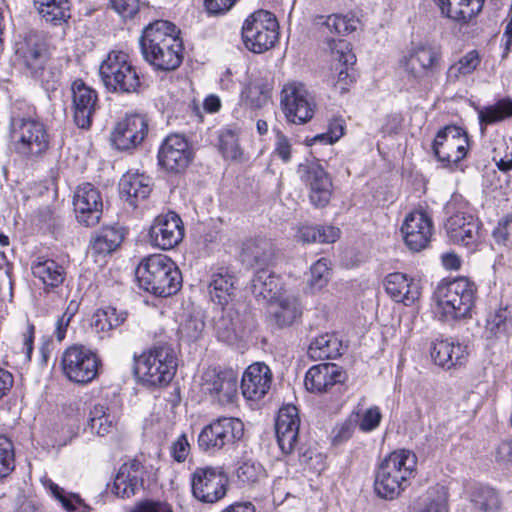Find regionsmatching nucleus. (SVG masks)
Instances as JSON below:
<instances>
[{
    "instance_id": "50",
    "label": "nucleus",
    "mask_w": 512,
    "mask_h": 512,
    "mask_svg": "<svg viewBox=\"0 0 512 512\" xmlns=\"http://www.w3.org/2000/svg\"><path fill=\"white\" fill-rule=\"evenodd\" d=\"M237 478L245 485H253L265 478L263 466L253 460H245L237 469Z\"/></svg>"
},
{
    "instance_id": "9",
    "label": "nucleus",
    "mask_w": 512,
    "mask_h": 512,
    "mask_svg": "<svg viewBox=\"0 0 512 512\" xmlns=\"http://www.w3.org/2000/svg\"><path fill=\"white\" fill-rule=\"evenodd\" d=\"M244 424L238 418L221 417L206 425L198 436V445L206 452H216L240 440Z\"/></svg>"
},
{
    "instance_id": "64",
    "label": "nucleus",
    "mask_w": 512,
    "mask_h": 512,
    "mask_svg": "<svg viewBox=\"0 0 512 512\" xmlns=\"http://www.w3.org/2000/svg\"><path fill=\"white\" fill-rule=\"evenodd\" d=\"M131 512H172V510L167 503L144 501L138 503Z\"/></svg>"
},
{
    "instance_id": "49",
    "label": "nucleus",
    "mask_w": 512,
    "mask_h": 512,
    "mask_svg": "<svg viewBox=\"0 0 512 512\" xmlns=\"http://www.w3.org/2000/svg\"><path fill=\"white\" fill-rule=\"evenodd\" d=\"M219 149L226 159L237 160L241 157L238 135L234 130L225 129L219 133Z\"/></svg>"
},
{
    "instance_id": "40",
    "label": "nucleus",
    "mask_w": 512,
    "mask_h": 512,
    "mask_svg": "<svg viewBox=\"0 0 512 512\" xmlns=\"http://www.w3.org/2000/svg\"><path fill=\"white\" fill-rule=\"evenodd\" d=\"M116 418L104 405L96 404L89 413L87 428L92 434L105 436L115 426Z\"/></svg>"
},
{
    "instance_id": "59",
    "label": "nucleus",
    "mask_w": 512,
    "mask_h": 512,
    "mask_svg": "<svg viewBox=\"0 0 512 512\" xmlns=\"http://www.w3.org/2000/svg\"><path fill=\"white\" fill-rule=\"evenodd\" d=\"M354 432L352 421L348 420L338 424L332 430V442L335 445L341 444L351 438Z\"/></svg>"
},
{
    "instance_id": "23",
    "label": "nucleus",
    "mask_w": 512,
    "mask_h": 512,
    "mask_svg": "<svg viewBox=\"0 0 512 512\" xmlns=\"http://www.w3.org/2000/svg\"><path fill=\"white\" fill-rule=\"evenodd\" d=\"M300 427L298 409L294 405L282 407L275 422V432L278 445L285 454H290L297 442Z\"/></svg>"
},
{
    "instance_id": "62",
    "label": "nucleus",
    "mask_w": 512,
    "mask_h": 512,
    "mask_svg": "<svg viewBox=\"0 0 512 512\" xmlns=\"http://www.w3.org/2000/svg\"><path fill=\"white\" fill-rule=\"evenodd\" d=\"M48 488L51 494L62 504L65 510L71 512L76 509L75 505L72 503L71 494L66 495L64 489L52 481H49Z\"/></svg>"
},
{
    "instance_id": "54",
    "label": "nucleus",
    "mask_w": 512,
    "mask_h": 512,
    "mask_svg": "<svg viewBox=\"0 0 512 512\" xmlns=\"http://www.w3.org/2000/svg\"><path fill=\"white\" fill-rule=\"evenodd\" d=\"M205 323L200 317L189 316L179 327L181 339L188 342L198 340L204 330Z\"/></svg>"
},
{
    "instance_id": "36",
    "label": "nucleus",
    "mask_w": 512,
    "mask_h": 512,
    "mask_svg": "<svg viewBox=\"0 0 512 512\" xmlns=\"http://www.w3.org/2000/svg\"><path fill=\"white\" fill-rule=\"evenodd\" d=\"M273 302L276 303L272 317L279 328L293 325L302 315L299 299L293 294H283Z\"/></svg>"
},
{
    "instance_id": "19",
    "label": "nucleus",
    "mask_w": 512,
    "mask_h": 512,
    "mask_svg": "<svg viewBox=\"0 0 512 512\" xmlns=\"http://www.w3.org/2000/svg\"><path fill=\"white\" fill-rule=\"evenodd\" d=\"M73 207L79 223L90 227L99 223L103 201L100 192L90 183L78 186L73 197Z\"/></svg>"
},
{
    "instance_id": "16",
    "label": "nucleus",
    "mask_w": 512,
    "mask_h": 512,
    "mask_svg": "<svg viewBox=\"0 0 512 512\" xmlns=\"http://www.w3.org/2000/svg\"><path fill=\"white\" fill-rule=\"evenodd\" d=\"M298 173L301 180L310 188V200L317 207H324L332 195V181L317 160L300 164Z\"/></svg>"
},
{
    "instance_id": "17",
    "label": "nucleus",
    "mask_w": 512,
    "mask_h": 512,
    "mask_svg": "<svg viewBox=\"0 0 512 512\" xmlns=\"http://www.w3.org/2000/svg\"><path fill=\"white\" fill-rule=\"evenodd\" d=\"M202 380L203 390L221 405L233 403L237 397L238 374L232 369H208Z\"/></svg>"
},
{
    "instance_id": "46",
    "label": "nucleus",
    "mask_w": 512,
    "mask_h": 512,
    "mask_svg": "<svg viewBox=\"0 0 512 512\" xmlns=\"http://www.w3.org/2000/svg\"><path fill=\"white\" fill-rule=\"evenodd\" d=\"M272 86L265 80H255L242 92V98L251 108L265 106L271 97Z\"/></svg>"
},
{
    "instance_id": "21",
    "label": "nucleus",
    "mask_w": 512,
    "mask_h": 512,
    "mask_svg": "<svg viewBox=\"0 0 512 512\" xmlns=\"http://www.w3.org/2000/svg\"><path fill=\"white\" fill-rule=\"evenodd\" d=\"M71 93L74 122L79 128L88 129L97 108V92L78 79L72 83Z\"/></svg>"
},
{
    "instance_id": "1",
    "label": "nucleus",
    "mask_w": 512,
    "mask_h": 512,
    "mask_svg": "<svg viewBox=\"0 0 512 512\" xmlns=\"http://www.w3.org/2000/svg\"><path fill=\"white\" fill-rule=\"evenodd\" d=\"M141 53L156 70L172 71L183 61V42L177 27L165 20L147 25L139 39Z\"/></svg>"
},
{
    "instance_id": "41",
    "label": "nucleus",
    "mask_w": 512,
    "mask_h": 512,
    "mask_svg": "<svg viewBox=\"0 0 512 512\" xmlns=\"http://www.w3.org/2000/svg\"><path fill=\"white\" fill-rule=\"evenodd\" d=\"M39 14L55 25L61 24L70 18V5L68 0H34Z\"/></svg>"
},
{
    "instance_id": "28",
    "label": "nucleus",
    "mask_w": 512,
    "mask_h": 512,
    "mask_svg": "<svg viewBox=\"0 0 512 512\" xmlns=\"http://www.w3.org/2000/svg\"><path fill=\"white\" fill-rule=\"evenodd\" d=\"M443 17L459 24H468L483 9L485 0H434Z\"/></svg>"
},
{
    "instance_id": "31",
    "label": "nucleus",
    "mask_w": 512,
    "mask_h": 512,
    "mask_svg": "<svg viewBox=\"0 0 512 512\" xmlns=\"http://www.w3.org/2000/svg\"><path fill=\"white\" fill-rule=\"evenodd\" d=\"M385 290L395 302L405 305L412 304L420 295L417 284L400 272L391 273L386 277Z\"/></svg>"
},
{
    "instance_id": "58",
    "label": "nucleus",
    "mask_w": 512,
    "mask_h": 512,
    "mask_svg": "<svg viewBox=\"0 0 512 512\" xmlns=\"http://www.w3.org/2000/svg\"><path fill=\"white\" fill-rule=\"evenodd\" d=\"M343 134V121L335 120L330 124L328 132L326 134H319L315 136L314 141H326L329 144H333L334 142L338 141L340 137L343 136Z\"/></svg>"
},
{
    "instance_id": "5",
    "label": "nucleus",
    "mask_w": 512,
    "mask_h": 512,
    "mask_svg": "<svg viewBox=\"0 0 512 512\" xmlns=\"http://www.w3.org/2000/svg\"><path fill=\"white\" fill-rule=\"evenodd\" d=\"M177 369V359L170 346H157L135 359L136 376L148 386L168 384Z\"/></svg>"
},
{
    "instance_id": "61",
    "label": "nucleus",
    "mask_w": 512,
    "mask_h": 512,
    "mask_svg": "<svg viewBox=\"0 0 512 512\" xmlns=\"http://www.w3.org/2000/svg\"><path fill=\"white\" fill-rule=\"evenodd\" d=\"M237 0H205L204 5L209 14L220 15L229 11Z\"/></svg>"
},
{
    "instance_id": "44",
    "label": "nucleus",
    "mask_w": 512,
    "mask_h": 512,
    "mask_svg": "<svg viewBox=\"0 0 512 512\" xmlns=\"http://www.w3.org/2000/svg\"><path fill=\"white\" fill-rule=\"evenodd\" d=\"M481 62L478 51L471 50L453 63L447 70V81L455 83L473 73Z\"/></svg>"
},
{
    "instance_id": "55",
    "label": "nucleus",
    "mask_w": 512,
    "mask_h": 512,
    "mask_svg": "<svg viewBox=\"0 0 512 512\" xmlns=\"http://www.w3.org/2000/svg\"><path fill=\"white\" fill-rule=\"evenodd\" d=\"M417 512H448L447 495L443 487L436 489V496L431 492L426 501L418 508Z\"/></svg>"
},
{
    "instance_id": "22",
    "label": "nucleus",
    "mask_w": 512,
    "mask_h": 512,
    "mask_svg": "<svg viewBox=\"0 0 512 512\" xmlns=\"http://www.w3.org/2000/svg\"><path fill=\"white\" fill-rule=\"evenodd\" d=\"M148 132L146 118L139 114L125 117L117 123L111 141L118 150H129L139 145Z\"/></svg>"
},
{
    "instance_id": "56",
    "label": "nucleus",
    "mask_w": 512,
    "mask_h": 512,
    "mask_svg": "<svg viewBox=\"0 0 512 512\" xmlns=\"http://www.w3.org/2000/svg\"><path fill=\"white\" fill-rule=\"evenodd\" d=\"M382 413L377 406H373L365 410L359 420V429L362 432L374 431L380 425Z\"/></svg>"
},
{
    "instance_id": "27",
    "label": "nucleus",
    "mask_w": 512,
    "mask_h": 512,
    "mask_svg": "<svg viewBox=\"0 0 512 512\" xmlns=\"http://www.w3.org/2000/svg\"><path fill=\"white\" fill-rule=\"evenodd\" d=\"M272 374L264 363L250 365L243 374L241 381L242 394L249 400H259L270 389Z\"/></svg>"
},
{
    "instance_id": "3",
    "label": "nucleus",
    "mask_w": 512,
    "mask_h": 512,
    "mask_svg": "<svg viewBox=\"0 0 512 512\" xmlns=\"http://www.w3.org/2000/svg\"><path fill=\"white\" fill-rule=\"evenodd\" d=\"M417 458L409 450L390 453L380 464L375 478V491L384 499H394L407 486L413 476Z\"/></svg>"
},
{
    "instance_id": "14",
    "label": "nucleus",
    "mask_w": 512,
    "mask_h": 512,
    "mask_svg": "<svg viewBox=\"0 0 512 512\" xmlns=\"http://www.w3.org/2000/svg\"><path fill=\"white\" fill-rule=\"evenodd\" d=\"M468 147V136L458 126H446L441 129L437 133L432 145L435 156L444 166L457 164L464 159Z\"/></svg>"
},
{
    "instance_id": "53",
    "label": "nucleus",
    "mask_w": 512,
    "mask_h": 512,
    "mask_svg": "<svg viewBox=\"0 0 512 512\" xmlns=\"http://www.w3.org/2000/svg\"><path fill=\"white\" fill-rule=\"evenodd\" d=\"M511 324L512 321L507 318L506 311H499L487 321L486 333L489 338L506 336L509 333Z\"/></svg>"
},
{
    "instance_id": "11",
    "label": "nucleus",
    "mask_w": 512,
    "mask_h": 512,
    "mask_svg": "<svg viewBox=\"0 0 512 512\" xmlns=\"http://www.w3.org/2000/svg\"><path fill=\"white\" fill-rule=\"evenodd\" d=\"M281 107L285 117L294 124H304L312 119L315 103L302 83L290 82L281 91Z\"/></svg>"
},
{
    "instance_id": "39",
    "label": "nucleus",
    "mask_w": 512,
    "mask_h": 512,
    "mask_svg": "<svg viewBox=\"0 0 512 512\" xmlns=\"http://www.w3.org/2000/svg\"><path fill=\"white\" fill-rule=\"evenodd\" d=\"M124 239V231L117 226H105L95 235L91 249L97 254H110L115 251Z\"/></svg>"
},
{
    "instance_id": "12",
    "label": "nucleus",
    "mask_w": 512,
    "mask_h": 512,
    "mask_svg": "<svg viewBox=\"0 0 512 512\" xmlns=\"http://www.w3.org/2000/svg\"><path fill=\"white\" fill-rule=\"evenodd\" d=\"M442 54L439 49L425 44L411 48L401 60V66L408 77L421 83L434 76L440 69Z\"/></svg>"
},
{
    "instance_id": "60",
    "label": "nucleus",
    "mask_w": 512,
    "mask_h": 512,
    "mask_svg": "<svg viewBox=\"0 0 512 512\" xmlns=\"http://www.w3.org/2000/svg\"><path fill=\"white\" fill-rule=\"evenodd\" d=\"M274 154L277 155L284 162H289L291 159V144L289 139L280 131L276 134V142Z\"/></svg>"
},
{
    "instance_id": "13",
    "label": "nucleus",
    "mask_w": 512,
    "mask_h": 512,
    "mask_svg": "<svg viewBox=\"0 0 512 512\" xmlns=\"http://www.w3.org/2000/svg\"><path fill=\"white\" fill-rule=\"evenodd\" d=\"M192 493L203 503H215L227 492L228 477L219 467H199L191 478Z\"/></svg>"
},
{
    "instance_id": "20",
    "label": "nucleus",
    "mask_w": 512,
    "mask_h": 512,
    "mask_svg": "<svg viewBox=\"0 0 512 512\" xmlns=\"http://www.w3.org/2000/svg\"><path fill=\"white\" fill-rule=\"evenodd\" d=\"M406 246L413 252L425 249L433 234L431 218L423 211L409 213L401 227Z\"/></svg>"
},
{
    "instance_id": "4",
    "label": "nucleus",
    "mask_w": 512,
    "mask_h": 512,
    "mask_svg": "<svg viewBox=\"0 0 512 512\" xmlns=\"http://www.w3.org/2000/svg\"><path fill=\"white\" fill-rule=\"evenodd\" d=\"M476 290L475 284L465 277L440 283L434 296L441 318L451 321L466 317L474 305Z\"/></svg>"
},
{
    "instance_id": "42",
    "label": "nucleus",
    "mask_w": 512,
    "mask_h": 512,
    "mask_svg": "<svg viewBox=\"0 0 512 512\" xmlns=\"http://www.w3.org/2000/svg\"><path fill=\"white\" fill-rule=\"evenodd\" d=\"M316 25H324L331 33L346 35L357 29L359 20L352 14H332L326 17L318 15L314 18Z\"/></svg>"
},
{
    "instance_id": "52",
    "label": "nucleus",
    "mask_w": 512,
    "mask_h": 512,
    "mask_svg": "<svg viewBox=\"0 0 512 512\" xmlns=\"http://www.w3.org/2000/svg\"><path fill=\"white\" fill-rule=\"evenodd\" d=\"M15 467V455L12 442L0 435V478L8 476Z\"/></svg>"
},
{
    "instance_id": "45",
    "label": "nucleus",
    "mask_w": 512,
    "mask_h": 512,
    "mask_svg": "<svg viewBox=\"0 0 512 512\" xmlns=\"http://www.w3.org/2000/svg\"><path fill=\"white\" fill-rule=\"evenodd\" d=\"M479 121L482 130L484 126L501 122L512 117V100L509 98L501 99L495 104L485 107L478 112Z\"/></svg>"
},
{
    "instance_id": "30",
    "label": "nucleus",
    "mask_w": 512,
    "mask_h": 512,
    "mask_svg": "<svg viewBox=\"0 0 512 512\" xmlns=\"http://www.w3.org/2000/svg\"><path fill=\"white\" fill-rule=\"evenodd\" d=\"M430 354L435 364L450 369L463 365L467 359L468 352L466 346L460 343L437 340L432 343Z\"/></svg>"
},
{
    "instance_id": "34",
    "label": "nucleus",
    "mask_w": 512,
    "mask_h": 512,
    "mask_svg": "<svg viewBox=\"0 0 512 512\" xmlns=\"http://www.w3.org/2000/svg\"><path fill=\"white\" fill-rule=\"evenodd\" d=\"M273 244L265 238H256L244 243L242 258L251 266L268 267L274 259Z\"/></svg>"
},
{
    "instance_id": "8",
    "label": "nucleus",
    "mask_w": 512,
    "mask_h": 512,
    "mask_svg": "<svg viewBox=\"0 0 512 512\" xmlns=\"http://www.w3.org/2000/svg\"><path fill=\"white\" fill-rule=\"evenodd\" d=\"M275 16L266 10L252 13L242 27L245 47L254 53H263L275 46L279 38Z\"/></svg>"
},
{
    "instance_id": "6",
    "label": "nucleus",
    "mask_w": 512,
    "mask_h": 512,
    "mask_svg": "<svg viewBox=\"0 0 512 512\" xmlns=\"http://www.w3.org/2000/svg\"><path fill=\"white\" fill-rule=\"evenodd\" d=\"M10 136L16 151L25 156H38L49 146L45 125L38 119L15 111L10 119Z\"/></svg>"
},
{
    "instance_id": "24",
    "label": "nucleus",
    "mask_w": 512,
    "mask_h": 512,
    "mask_svg": "<svg viewBox=\"0 0 512 512\" xmlns=\"http://www.w3.org/2000/svg\"><path fill=\"white\" fill-rule=\"evenodd\" d=\"M144 466L137 460L123 463L114 479L112 492L120 498H130L144 486Z\"/></svg>"
},
{
    "instance_id": "26",
    "label": "nucleus",
    "mask_w": 512,
    "mask_h": 512,
    "mask_svg": "<svg viewBox=\"0 0 512 512\" xmlns=\"http://www.w3.org/2000/svg\"><path fill=\"white\" fill-rule=\"evenodd\" d=\"M344 375L334 363H322L311 367L305 376V387L314 393H324L336 385H341Z\"/></svg>"
},
{
    "instance_id": "47",
    "label": "nucleus",
    "mask_w": 512,
    "mask_h": 512,
    "mask_svg": "<svg viewBox=\"0 0 512 512\" xmlns=\"http://www.w3.org/2000/svg\"><path fill=\"white\" fill-rule=\"evenodd\" d=\"M125 312H118L114 307L97 310L92 318V327L97 332H108L117 328L126 320Z\"/></svg>"
},
{
    "instance_id": "35",
    "label": "nucleus",
    "mask_w": 512,
    "mask_h": 512,
    "mask_svg": "<svg viewBox=\"0 0 512 512\" xmlns=\"http://www.w3.org/2000/svg\"><path fill=\"white\" fill-rule=\"evenodd\" d=\"M32 274L38 278L46 288L59 287L65 279V270L55 260L37 257L31 264Z\"/></svg>"
},
{
    "instance_id": "37",
    "label": "nucleus",
    "mask_w": 512,
    "mask_h": 512,
    "mask_svg": "<svg viewBox=\"0 0 512 512\" xmlns=\"http://www.w3.org/2000/svg\"><path fill=\"white\" fill-rule=\"evenodd\" d=\"M234 280V276L227 271L213 274L208 285V294L211 301L221 307L227 305L234 295Z\"/></svg>"
},
{
    "instance_id": "33",
    "label": "nucleus",
    "mask_w": 512,
    "mask_h": 512,
    "mask_svg": "<svg viewBox=\"0 0 512 512\" xmlns=\"http://www.w3.org/2000/svg\"><path fill=\"white\" fill-rule=\"evenodd\" d=\"M119 189L126 201L136 207L139 201L149 196L151 192L150 179L143 174L127 173L121 178Z\"/></svg>"
},
{
    "instance_id": "57",
    "label": "nucleus",
    "mask_w": 512,
    "mask_h": 512,
    "mask_svg": "<svg viewBox=\"0 0 512 512\" xmlns=\"http://www.w3.org/2000/svg\"><path fill=\"white\" fill-rule=\"evenodd\" d=\"M110 3L123 18H132L139 10V0H110Z\"/></svg>"
},
{
    "instance_id": "43",
    "label": "nucleus",
    "mask_w": 512,
    "mask_h": 512,
    "mask_svg": "<svg viewBox=\"0 0 512 512\" xmlns=\"http://www.w3.org/2000/svg\"><path fill=\"white\" fill-rule=\"evenodd\" d=\"M340 235V230L333 226H302L297 238L303 243H333Z\"/></svg>"
},
{
    "instance_id": "63",
    "label": "nucleus",
    "mask_w": 512,
    "mask_h": 512,
    "mask_svg": "<svg viewBox=\"0 0 512 512\" xmlns=\"http://www.w3.org/2000/svg\"><path fill=\"white\" fill-rule=\"evenodd\" d=\"M190 451V445L185 435H181L172 445V457L177 462H182L186 459Z\"/></svg>"
},
{
    "instance_id": "25",
    "label": "nucleus",
    "mask_w": 512,
    "mask_h": 512,
    "mask_svg": "<svg viewBox=\"0 0 512 512\" xmlns=\"http://www.w3.org/2000/svg\"><path fill=\"white\" fill-rule=\"evenodd\" d=\"M447 235L455 244L470 246L479 238V221L470 214L456 213L445 223Z\"/></svg>"
},
{
    "instance_id": "48",
    "label": "nucleus",
    "mask_w": 512,
    "mask_h": 512,
    "mask_svg": "<svg viewBox=\"0 0 512 512\" xmlns=\"http://www.w3.org/2000/svg\"><path fill=\"white\" fill-rule=\"evenodd\" d=\"M474 507L482 512H494L499 508V498L494 489L479 487L472 495Z\"/></svg>"
},
{
    "instance_id": "7",
    "label": "nucleus",
    "mask_w": 512,
    "mask_h": 512,
    "mask_svg": "<svg viewBox=\"0 0 512 512\" xmlns=\"http://www.w3.org/2000/svg\"><path fill=\"white\" fill-rule=\"evenodd\" d=\"M99 73L106 89L120 94L136 93L141 85L137 69L122 51H112L101 63Z\"/></svg>"
},
{
    "instance_id": "18",
    "label": "nucleus",
    "mask_w": 512,
    "mask_h": 512,
    "mask_svg": "<svg viewBox=\"0 0 512 512\" xmlns=\"http://www.w3.org/2000/svg\"><path fill=\"white\" fill-rule=\"evenodd\" d=\"M192 160V151L187 139L180 134H170L162 142L158 151V163L166 171H184Z\"/></svg>"
},
{
    "instance_id": "15",
    "label": "nucleus",
    "mask_w": 512,
    "mask_h": 512,
    "mask_svg": "<svg viewBox=\"0 0 512 512\" xmlns=\"http://www.w3.org/2000/svg\"><path fill=\"white\" fill-rule=\"evenodd\" d=\"M184 237V226L175 212L158 215L149 229V241L161 250L176 247Z\"/></svg>"
},
{
    "instance_id": "38",
    "label": "nucleus",
    "mask_w": 512,
    "mask_h": 512,
    "mask_svg": "<svg viewBox=\"0 0 512 512\" xmlns=\"http://www.w3.org/2000/svg\"><path fill=\"white\" fill-rule=\"evenodd\" d=\"M341 342L333 333L317 336L308 348L309 356L314 360L334 359L341 355Z\"/></svg>"
},
{
    "instance_id": "10",
    "label": "nucleus",
    "mask_w": 512,
    "mask_h": 512,
    "mask_svg": "<svg viewBox=\"0 0 512 512\" xmlns=\"http://www.w3.org/2000/svg\"><path fill=\"white\" fill-rule=\"evenodd\" d=\"M61 365L64 375L75 383L91 382L98 373L97 355L83 345H72L62 354Z\"/></svg>"
},
{
    "instance_id": "2",
    "label": "nucleus",
    "mask_w": 512,
    "mask_h": 512,
    "mask_svg": "<svg viewBox=\"0 0 512 512\" xmlns=\"http://www.w3.org/2000/svg\"><path fill=\"white\" fill-rule=\"evenodd\" d=\"M135 275L139 286L155 296H172L182 287L180 269L164 254H152L143 258L136 267Z\"/></svg>"
},
{
    "instance_id": "32",
    "label": "nucleus",
    "mask_w": 512,
    "mask_h": 512,
    "mask_svg": "<svg viewBox=\"0 0 512 512\" xmlns=\"http://www.w3.org/2000/svg\"><path fill=\"white\" fill-rule=\"evenodd\" d=\"M330 49L334 60L345 66L338 73L335 88L341 93L347 91L348 85L353 82V75L350 73L352 66L356 63V56L352 52L350 44L345 40L332 41Z\"/></svg>"
},
{
    "instance_id": "29",
    "label": "nucleus",
    "mask_w": 512,
    "mask_h": 512,
    "mask_svg": "<svg viewBox=\"0 0 512 512\" xmlns=\"http://www.w3.org/2000/svg\"><path fill=\"white\" fill-rule=\"evenodd\" d=\"M251 290L256 298H262L269 303L286 293L283 290L280 276L268 267L256 271L252 279Z\"/></svg>"
},
{
    "instance_id": "51",
    "label": "nucleus",
    "mask_w": 512,
    "mask_h": 512,
    "mask_svg": "<svg viewBox=\"0 0 512 512\" xmlns=\"http://www.w3.org/2000/svg\"><path fill=\"white\" fill-rule=\"evenodd\" d=\"M328 264L327 259L321 258L311 266V276L308 280V285L313 291L321 290L328 283L330 276Z\"/></svg>"
}]
</instances>
